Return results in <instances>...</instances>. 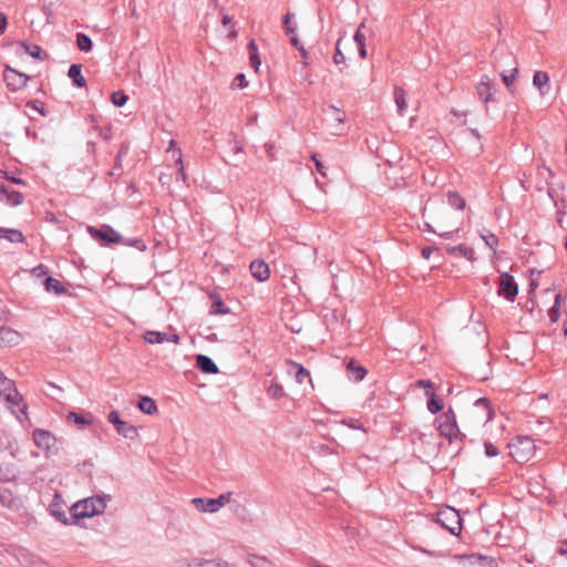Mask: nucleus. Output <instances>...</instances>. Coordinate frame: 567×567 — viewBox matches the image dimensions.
Masks as SVG:
<instances>
[{"label": "nucleus", "instance_id": "obj_23", "mask_svg": "<svg viewBox=\"0 0 567 567\" xmlns=\"http://www.w3.org/2000/svg\"><path fill=\"white\" fill-rule=\"evenodd\" d=\"M68 75L72 80L74 86H85L86 82L84 76L82 75V66L80 64H72L69 69Z\"/></svg>", "mask_w": 567, "mask_h": 567}, {"label": "nucleus", "instance_id": "obj_30", "mask_svg": "<svg viewBox=\"0 0 567 567\" xmlns=\"http://www.w3.org/2000/svg\"><path fill=\"white\" fill-rule=\"evenodd\" d=\"M138 409L146 414H154L157 411L155 401L148 396H142L138 401Z\"/></svg>", "mask_w": 567, "mask_h": 567}, {"label": "nucleus", "instance_id": "obj_29", "mask_svg": "<svg viewBox=\"0 0 567 567\" xmlns=\"http://www.w3.org/2000/svg\"><path fill=\"white\" fill-rule=\"evenodd\" d=\"M167 153L172 155V158L176 161V163L179 165L178 168V175L183 181H185V172H184V165L182 159V152L179 148L175 147V144H169L167 148Z\"/></svg>", "mask_w": 567, "mask_h": 567}, {"label": "nucleus", "instance_id": "obj_58", "mask_svg": "<svg viewBox=\"0 0 567 567\" xmlns=\"http://www.w3.org/2000/svg\"><path fill=\"white\" fill-rule=\"evenodd\" d=\"M434 251V248L432 247H424L422 249V256L425 258V259H429L431 254Z\"/></svg>", "mask_w": 567, "mask_h": 567}, {"label": "nucleus", "instance_id": "obj_24", "mask_svg": "<svg viewBox=\"0 0 567 567\" xmlns=\"http://www.w3.org/2000/svg\"><path fill=\"white\" fill-rule=\"evenodd\" d=\"M394 101L396 104L399 115L403 116L405 114V111L408 107V102H406V93L402 87H395Z\"/></svg>", "mask_w": 567, "mask_h": 567}, {"label": "nucleus", "instance_id": "obj_16", "mask_svg": "<svg viewBox=\"0 0 567 567\" xmlns=\"http://www.w3.org/2000/svg\"><path fill=\"white\" fill-rule=\"evenodd\" d=\"M22 341V336L18 331L9 327L0 328V346L14 347Z\"/></svg>", "mask_w": 567, "mask_h": 567}, {"label": "nucleus", "instance_id": "obj_38", "mask_svg": "<svg viewBox=\"0 0 567 567\" xmlns=\"http://www.w3.org/2000/svg\"><path fill=\"white\" fill-rule=\"evenodd\" d=\"M267 394L272 399H279L284 396V388L279 383H271L267 389Z\"/></svg>", "mask_w": 567, "mask_h": 567}, {"label": "nucleus", "instance_id": "obj_55", "mask_svg": "<svg viewBox=\"0 0 567 567\" xmlns=\"http://www.w3.org/2000/svg\"><path fill=\"white\" fill-rule=\"evenodd\" d=\"M51 508H53V504L51 505ZM52 513L58 517L59 520L66 523V517L63 512H58V511L52 509Z\"/></svg>", "mask_w": 567, "mask_h": 567}, {"label": "nucleus", "instance_id": "obj_61", "mask_svg": "<svg viewBox=\"0 0 567 567\" xmlns=\"http://www.w3.org/2000/svg\"><path fill=\"white\" fill-rule=\"evenodd\" d=\"M292 18H293V14H291V13H287V14L285 16V18H284V25H285V27H287V25L291 24V23H290V20H291Z\"/></svg>", "mask_w": 567, "mask_h": 567}, {"label": "nucleus", "instance_id": "obj_8", "mask_svg": "<svg viewBox=\"0 0 567 567\" xmlns=\"http://www.w3.org/2000/svg\"><path fill=\"white\" fill-rule=\"evenodd\" d=\"M35 446L41 450L45 456H50L56 452L55 437L45 430L37 429L32 433Z\"/></svg>", "mask_w": 567, "mask_h": 567}, {"label": "nucleus", "instance_id": "obj_34", "mask_svg": "<svg viewBox=\"0 0 567 567\" xmlns=\"http://www.w3.org/2000/svg\"><path fill=\"white\" fill-rule=\"evenodd\" d=\"M76 44L81 51H90L92 49V40L84 33L76 35Z\"/></svg>", "mask_w": 567, "mask_h": 567}, {"label": "nucleus", "instance_id": "obj_52", "mask_svg": "<svg viewBox=\"0 0 567 567\" xmlns=\"http://www.w3.org/2000/svg\"><path fill=\"white\" fill-rule=\"evenodd\" d=\"M416 385L419 388H425V389H432L433 388V383L430 380H419L416 382Z\"/></svg>", "mask_w": 567, "mask_h": 567}, {"label": "nucleus", "instance_id": "obj_22", "mask_svg": "<svg viewBox=\"0 0 567 567\" xmlns=\"http://www.w3.org/2000/svg\"><path fill=\"white\" fill-rule=\"evenodd\" d=\"M457 558L461 560H466L471 565H480V566L486 565L488 567H494V565H495V561L493 558L483 556L480 554H472L468 556H458Z\"/></svg>", "mask_w": 567, "mask_h": 567}, {"label": "nucleus", "instance_id": "obj_51", "mask_svg": "<svg viewBox=\"0 0 567 567\" xmlns=\"http://www.w3.org/2000/svg\"><path fill=\"white\" fill-rule=\"evenodd\" d=\"M261 64L259 55H250V65L255 69V71L259 70V66Z\"/></svg>", "mask_w": 567, "mask_h": 567}, {"label": "nucleus", "instance_id": "obj_60", "mask_svg": "<svg viewBox=\"0 0 567 567\" xmlns=\"http://www.w3.org/2000/svg\"><path fill=\"white\" fill-rule=\"evenodd\" d=\"M558 553L561 556H567V540L563 542L561 546L558 549Z\"/></svg>", "mask_w": 567, "mask_h": 567}, {"label": "nucleus", "instance_id": "obj_1", "mask_svg": "<svg viewBox=\"0 0 567 567\" xmlns=\"http://www.w3.org/2000/svg\"><path fill=\"white\" fill-rule=\"evenodd\" d=\"M494 411L485 398L477 399L463 415V426L467 431H475L485 427L493 419Z\"/></svg>", "mask_w": 567, "mask_h": 567}, {"label": "nucleus", "instance_id": "obj_15", "mask_svg": "<svg viewBox=\"0 0 567 567\" xmlns=\"http://www.w3.org/2000/svg\"><path fill=\"white\" fill-rule=\"evenodd\" d=\"M0 202H4L10 206H19L23 203V195L0 183Z\"/></svg>", "mask_w": 567, "mask_h": 567}, {"label": "nucleus", "instance_id": "obj_47", "mask_svg": "<svg viewBox=\"0 0 567 567\" xmlns=\"http://www.w3.org/2000/svg\"><path fill=\"white\" fill-rule=\"evenodd\" d=\"M235 82L238 89H245L248 85L246 76L243 73L236 75Z\"/></svg>", "mask_w": 567, "mask_h": 567}, {"label": "nucleus", "instance_id": "obj_21", "mask_svg": "<svg viewBox=\"0 0 567 567\" xmlns=\"http://www.w3.org/2000/svg\"><path fill=\"white\" fill-rule=\"evenodd\" d=\"M533 84L538 89L542 95L547 94L549 90V75L544 71L535 72L533 76Z\"/></svg>", "mask_w": 567, "mask_h": 567}, {"label": "nucleus", "instance_id": "obj_10", "mask_svg": "<svg viewBox=\"0 0 567 567\" xmlns=\"http://www.w3.org/2000/svg\"><path fill=\"white\" fill-rule=\"evenodd\" d=\"M107 420L111 424L114 425L116 432L123 437L128 440H134L137 437V429L134 425L121 420L117 411H111L107 415Z\"/></svg>", "mask_w": 567, "mask_h": 567}, {"label": "nucleus", "instance_id": "obj_49", "mask_svg": "<svg viewBox=\"0 0 567 567\" xmlns=\"http://www.w3.org/2000/svg\"><path fill=\"white\" fill-rule=\"evenodd\" d=\"M339 44H340V40L337 42V51H336V54H334V56H333V62H334L336 64H339V63H341V62H343V61H344V55H343V54H342V52L340 51V49H339Z\"/></svg>", "mask_w": 567, "mask_h": 567}, {"label": "nucleus", "instance_id": "obj_7", "mask_svg": "<svg viewBox=\"0 0 567 567\" xmlns=\"http://www.w3.org/2000/svg\"><path fill=\"white\" fill-rule=\"evenodd\" d=\"M87 233L92 238L105 244H125L127 245V240H124L120 233L114 230L109 225H103L101 228H95L93 226H87Z\"/></svg>", "mask_w": 567, "mask_h": 567}, {"label": "nucleus", "instance_id": "obj_31", "mask_svg": "<svg viewBox=\"0 0 567 567\" xmlns=\"http://www.w3.org/2000/svg\"><path fill=\"white\" fill-rule=\"evenodd\" d=\"M429 396L427 401V410L435 414L439 411L443 409V402L441 399H439L434 393H431L430 391H426L425 393Z\"/></svg>", "mask_w": 567, "mask_h": 567}, {"label": "nucleus", "instance_id": "obj_36", "mask_svg": "<svg viewBox=\"0 0 567 567\" xmlns=\"http://www.w3.org/2000/svg\"><path fill=\"white\" fill-rule=\"evenodd\" d=\"M449 204L456 207L457 209H463L465 207V200L457 193L450 192L447 194Z\"/></svg>", "mask_w": 567, "mask_h": 567}, {"label": "nucleus", "instance_id": "obj_35", "mask_svg": "<svg viewBox=\"0 0 567 567\" xmlns=\"http://www.w3.org/2000/svg\"><path fill=\"white\" fill-rule=\"evenodd\" d=\"M353 40L354 42L357 43L358 47H364L365 45V40H367V34H365V24L364 22H362L359 28L357 29L354 35H353Z\"/></svg>", "mask_w": 567, "mask_h": 567}, {"label": "nucleus", "instance_id": "obj_6", "mask_svg": "<svg viewBox=\"0 0 567 567\" xmlns=\"http://www.w3.org/2000/svg\"><path fill=\"white\" fill-rule=\"evenodd\" d=\"M508 447L509 454L517 463L529 461L536 451L534 441L528 436H517Z\"/></svg>", "mask_w": 567, "mask_h": 567}, {"label": "nucleus", "instance_id": "obj_13", "mask_svg": "<svg viewBox=\"0 0 567 567\" xmlns=\"http://www.w3.org/2000/svg\"><path fill=\"white\" fill-rule=\"evenodd\" d=\"M144 340L151 344H159L164 342L178 343L179 336L176 333H166L150 330L145 332Z\"/></svg>", "mask_w": 567, "mask_h": 567}, {"label": "nucleus", "instance_id": "obj_9", "mask_svg": "<svg viewBox=\"0 0 567 567\" xmlns=\"http://www.w3.org/2000/svg\"><path fill=\"white\" fill-rule=\"evenodd\" d=\"M437 522L453 535H457L461 532L460 514L452 507L441 509L437 513Z\"/></svg>", "mask_w": 567, "mask_h": 567}, {"label": "nucleus", "instance_id": "obj_19", "mask_svg": "<svg viewBox=\"0 0 567 567\" xmlns=\"http://www.w3.org/2000/svg\"><path fill=\"white\" fill-rule=\"evenodd\" d=\"M196 365L204 373H210V374L218 373V367L207 355L198 354L196 358Z\"/></svg>", "mask_w": 567, "mask_h": 567}, {"label": "nucleus", "instance_id": "obj_64", "mask_svg": "<svg viewBox=\"0 0 567 567\" xmlns=\"http://www.w3.org/2000/svg\"><path fill=\"white\" fill-rule=\"evenodd\" d=\"M33 272L37 275L43 274L44 272L43 266H39V267L34 268Z\"/></svg>", "mask_w": 567, "mask_h": 567}, {"label": "nucleus", "instance_id": "obj_62", "mask_svg": "<svg viewBox=\"0 0 567 567\" xmlns=\"http://www.w3.org/2000/svg\"><path fill=\"white\" fill-rule=\"evenodd\" d=\"M285 29H286V33H287V34H293V33H295V31H296V27H295V25H291V24H289V25L285 27Z\"/></svg>", "mask_w": 567, "mask_h": 567}, {"label": "nucleus", "instance_id": "obj_39", "mask_svg": "<svg viewBox=\"0 0 567 567\" xmlns=\"http://www.w3.org/2000/svg\"><path fill=\"white\" fill-rule=\"evenodd\" d=\"M228 312H229V308H227L220 299H217L212 303L210 313L226 315Z\"/></svg>", "mask_w": 567, "mask_h": 567}, {"label": "nucleus", "instance_id": "obj_12", "mask_svg": "<svg viewBox=\"0 0 567 567\" xmlns=\"http://www.w3.org/2000/svg\"><path fill=\"white\" fill-rule=\"evenodd\" d=\"M498 295L514 301L518 293V286L508 272H502L498 280Z\"/></svg>", "mask_w": 567, "mask_h": 567}, {"label": "nucleus", "instance_id": "obj_18", "mask_svg": "<svg viewBox=\"0 0 567 567\" xmlns=\"http://www.w3.org/2000/svg\"><path fill=\"white\" fill-rule=\"evenodd\" d=\"M192 504L203 513H217L218 507L215 498H203V497H196L192 499Z\"/></svg>", "mask_w": 567, "mask_h": 567}, {"label": "nucleus", "instance_id": "obj_33", "mask_svg": "<svg viewBox=\"0 0 567 567\" xmlns=\"http://www.w3.org/2000/svg\"><path fill=\"white\" fill-rule=\"evenodd\" d=\"M21 47H22L24 53L31 55L34 59H42L41 58L42 50H41V48L39 45L30 44V43H27V42H22Z\"/></svg>", "mask_w": 567, "mask_h": 567}, {"label": "nucleus", "instance_id": "obj_59", "mask_svg": "<svg viewBox=\"0 0 567 567\" xmlns=\"http://www.w3.org/2000/svg\"><path fill=\"white\" fill-rule=\"evenodd\" d=\"M290 42H291V44H292L296 49H298V50H299V48H300V47H303V45L300 43L299 39H298L296 35H291V38H290Z\"/></svg>", "mask_w": 567, "mask_h": 567}, {"label": "nucleus", "instance_id": "obj_40", "mask_svg": "<svg viewBox=\"0 0 567 567\" xmlns=\"http://www.w3.org/2000/svg\"><path fill=\"white\" fill-rule=\"evenodd\" d=\"M481 238L484 240L486 246H488L491 249L495 251L496 246L498 245V239L494 234L486 231L481 234Z\"/></svg>", "mask_w": 567, "mask_h": 567}, {"label": "nucleus", "instance_id": "obj_26", "mask_svg": "<svg viewBox=\"0 0 567 567\" xmlns=\"http://www.w3.org/2000/svg\"><path fill=\"white\" fill-rule=\"evenodd\" d=\"M0 238L7 239L10 243H22L24 236L18 229L0 228Z\"/></svg>", "mask_w": 567, "mask_h": 567}, {"label": "nucleus", "instance_id": "obj_53", "mask_svg": "<svg viewBox=\"0 0 567 567\" xmlns=\"http://www.w3.org/2000/svg\"><path fill=\"white\" fill-rule=\"evenodd\" d=\"M248 50L250 55H257L258 54V48L255 41H250L248 44Z\"/></svg>", "mask_w": 567, "mask_h": 567}, {"label": "nucleus", "instance_id": "obj_44", "mask_svg": "<svg viewBox=\"0 0 567 567\" xmlns=\"http://www.w3.org/2000/svg\"><path fill=\"white\" fill-rule=\"evenodd\" d=\"M8 450H9V454L13 458H17L19 456V454H20V446H19V443L17 442V440L9 441Z\"/></svg>", "mask_w": 567, "mask_h": 567}, {"label": "nucleus", "instance_id": "obj_43", "mask_svg": "<svg viewBox=\"0 0 567 567\" xmlns=\"http://www.w3.org/2000/svg\"><path fill=\"white\" fill-rule=\"evenodd\" d=\"M68 420L69 421H73L74 423L79 424V425H85V424H89L90 421L86 420L84 416L82 415H79L78 413L75 412H70L69 415H68Z\"/></svg>", "mask_w": 567, "mask_h": 567}, {"label": "nucleus", "instance_id": "obj_37", "mask_svg": "<svg viewBox=\"0 0 567 567\" xmlns=\"http://www.w3.org/2000/svg\"><path fill=\"white\" fill-rule=\"evenodd\" d=\"M291 367L296 370L295 378L298 383H303L305 379L309 378V372L297 363H291Z\"/></svg>", "mask_w": 567, "mask_h": 567}, {"label": "nucleus", "instance_id": "obj_42", "mask_svg": "<svg viewBox=\"0 0 567 567\" xmlns=\"http://www.w3.org/2000/svg\"><path fill=\"white\" fill-rule=\"evenodd\" d=\"M231 495H233L231 492H227V493L220 494L217 498H215V501L217 503L218 511L231 501Z\"/></svg>", "mask_w": 567, "mask_h": 567}, {"label": "nucleus", "instance_id": "obj_11", "mask_svg": "<svg viewBox=\"0 0 567 567\" xmlns=\"http://www.w3.org/2000/svg\"><path fill=\"white\" fill-rule=\"evenodd\" d=\"M4 81L12 91H18L27 86L30 76L25 73L19 72L18 70L6 66L3 72Z\"/></svg>", "mask_w": 567, "mask_h": 567}, {"label": "nucleus", "instance_id": "obj_63", "mask_svg": "<svg viewBox=\"0 0 567 567\" xmlns=\"http://www.w3.org/2000/svg\"><path fill=\"white\" fill-rule=\"evenodd\" d=\"M359 49V55L364 59L367 56V49H365V45L364 47H358Z\"/></svg>", "mask_w": 567, "mask_h": 567}, {"label": "nucleus", "instance_id": "obj_45", "mask_svg": "<svg viewBox=\"0 0 567 567\" xmlns=\"http://www.w3.org/2000/svg\"><path fill=\"white\" fill-rule=\"evenodd\" d=\"M249 561L254 567H269L268 560L260 556H252Z\"/></svg>", "mask_w": 567, "mask_h": 567}, {"label": "nucleus", "instance_id": "obj_3", "mask_svg": "<svg viewBox=\"0 0 567 567\" xmlns=\"http://www.w3.org/2000/svg\"><path fill=\"white\" fill-rule=\"evenodd\" d=\"M106 508L105 497L93 496L85 499L79 501L71 507V514L73 518H86L93 517L104 513Z\"/></svg>", "mask_w": 567, "mask_h": 567}, {"label": "nucleus", "instance_id": "obj_27", "mask_svg": "<svg viewBox=\"0 0 567 567\" xmlns=\"http://www.w3.org/2000/svg\"><path fill=\"white\" fill-rule=\"evenodd\" d=\"M446 251L452 255L463 256L468 260H474V250H473V248H470V247H465L462 245L449 246V247H446Z\"/></svg>", "mask_w": 567, "mask_h": 567}, {"label": "nucleus", "instance_id": "obj_5", "mask_svg": "<svg viewBox=\"0 0 567 567\" xmlns=\"http://www.w3.org/2000/svg\"><path fill=\"white\" fill-rule=\"evenodd\" d=\"M435 425L440 435L446 437L450 443L457 439L462 440L464 436L457 426L456 417L452 409H449L436 417Z\"/></svg>", "mask_w": 567, "mask_h": 567}, {"label": "nucleus", "instance_id": "obj_41", "mask_svg": "<svg viewBox=\"0 0 567 567\" xmlns=\"http://www.w3.org/2000/svg\"><path fill=\"white\" fill-rule=\"evenodd\" d=\"M111 100L115 106L121 107V106H124L125 103L127 102V95L121 91L114 92L111 96Z\"/></svg>", "mask_w": 567, "mask_h": 567}, {"label": "nucleus", "instance_id": "obj_20", "mask_svg": "<svg viewBox=\"0 0 567 567\" xmlns=\"http://www.w3.org/2000/svg\"><path fill=\"white\" fill-rule=\"evenodd\" d=\"M347 371L349 379L359 382L362 381L367 374L364 367L358 364L354 360H350L347 364Z\"/></svg>", "mask_w": 567, "mask_h": 567}, {"label": "nucleus", "instance_id": "obj_17", "mask_svg": "<svg viewBox=\"0 0 567 567\" xmlns=\"http://www.w3.org/2000/svg\"><path fill=\"white\" fill-rule=\"evenodd\" d=\"M250 272L258 281H266L269 278V267L262 260H255L250 264Z\"/></svg>", "mask_w": 567, "mask_h": 567}, {"label": "nucleus", "instance_id": "obj_48", "mask_svg": "<svg viewBox=\"0 0 567 567\" xmlns=\"http://www.w3.org/2000/svg\"><path fill=\"white\" fill-rule=\"evenodd\" d=\"M0 176L6 177L7 179H9L13 184H18V185H23L24 184L23 179L18 178V177H13V176H9L8 173L4 172V171H0Z\"/></svg>", "mask_w": 567, "mask_h": 567}, {"label": "nucleus", "instance_id": "obj_57", "mask_svg": "<svg viewBox=\"0 0 567 567\" xmlns=\"http://www.w3.org/2000/svg\"><path fill=\"white\" fill-rule=\"evenodd\" d=\"M558 317H559V310H558V308L553 307V308L550 309V319H551V321H557V320H558Z\"/></svg>", "mask_w": 567, "mask_h": 567}, {"label": "nucleus", "instance_id": "obj_46", "mask_svg": "<svg viewBox=\"0 0 567 567\" xmlns=\"http://www.w3.org/2000/svg\"><path fill=\"white\" fill-rule=\"evenodd\" d=\"M484 446L486 456L493 457L498 455V449L494 444L486 442Z\"/></svg>", "mask_w": 567, "mask_h": 567}, {"label": "nucleus", "instance_id": "obj_32", "mask_svg": "<svg viewBox=\"0 0 567 567\" xmlns=\"http://www.w3.org/2000/svg\"><path fill=\"white\" fill-rule=\"evenodd\" d=\"M517 72H518V70L515 66L511 71V74L502 73V81L505 84V86L509 90L511 93H514V91H515L514 81L516 79Z\"/></svg>", "mask_w": 567, "mask_h": 567}, {"label": "nucleus", "instance_id": "obj_4", "mask_svg": "<svg viewBox=\"0 0 567 567\" xmlns=\"http://www.w3.org/2000/svg\"><path fill=\"white\" fill-rule=\"evenodd\" d=\"M411 437L413 445L419 452L426 456L437 455L441 444L433 431L414 429Z\"/></svg>", "mask_w": 567, "mask_h": 567}, {"label": "nucleus", "instance_id": "obj_28", "mask_svg": "<svg viewBox=\"0 0 567 567\" xmlns=\"http://www.w3.org/2000/svg\"><path fill=\"white\" fill-rule=\"evenodd\" d=\"M44 288L48 292H53L55 295H62L65 291V288L58 279L52 277H47L44 280Z\"/></svg>", "mask_w": 567, "mask_h": 567}, {"label": "nucleus", "instance_id": "obj_25", "mask_svg": "<svg viewBox=\"0 0 567 567\" xmlns=\"http://www.w3.org/2000/svg\"><path fill=\"white\" fill-rule=\"evenodd\" d=\"M190 567H235L223 559H195Z\"/></svg>", "mask_w": 567, "mask_h": 567}, {"label": "nucleus", "instance_id": "obj_14", "mask_svg": "<svg viewBox=\"0 0 567 567\" xmlns=\"http://www.w3.org/2000/svg\"><path fill=\"white\" fill-rule=\"evenodd\" d=\"M495 91L496 90L487 75L482 76L481 81L476 85L477 95L484 103L493 101Z\"/></svg>", "mask_w": 567, "mask_h": 567}, {"label": "nucleus", "instance_id": "obj_56", "mask_svg": "<svg viewBox=\"0 0 567 567\" xmlns=\"http://www.w3.org/2000/svg\"><path fill=\"white\" fill-rule=\"evenodd\" d=\"M299 52H300V54H301V56H302L303 64H305V65H307V64H308L307 60H308V58H309V53H308V51L305 49V47H300V48H299Z\"/></svg>", "mask_w": 567, "mask_h": 567}, {"label": "nucleus", "instance_id": "obj_2", "mask_svg": "<svg viewBox=\"0 0 567 567\" xmlns=\"http://www.w3.org/2000/svg\"><path fill=\"white\" fill-rule=\"evenodd\" d=\"M0 396L4 398L9 409L19 422L23 423L28 420L27 404L17 391L14 382L7 377L0 379Z\"/></svg>", "mask_w": 567, "mask_h": 567}, {"label": "nucleus", "instance_id": "obj_54", "mask_svg": "<svg viewBox=\"0 0 567 567\" xmlns=\"http://www.w3.org/2000/svg\"><path fill=\"white\" fill-rule=\"evenodd\" d=\"M312 159L315 161V164H316V167H317L318 172H319L322 176H324V175H326V173L323 172V165H322V163L317 158V156H316V155H313V156H312Z\"/></svg>", "mask_w": 567, "mask_h": 567}, {"label": "nucleus", "instance_id": "obj_50", "mask_svg": "<svg viewBox=\"0 0 567 567\" xmlns=\"http://www.w3.org/2000/svg\"><path fill=\"white\" fill-rule=\"evenodd\" d=\"M8 27V19L4 13L0 12V35L4 33Z\"/></svg>", "mask_w": 567, "mask_h": 567}]
</instances>
